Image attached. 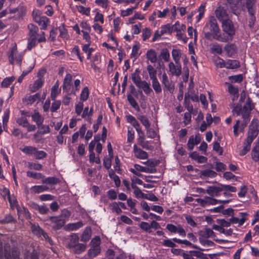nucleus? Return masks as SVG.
<instances>
[{"label":"nucleus","mask_w":259,"mask_h":259,"mask_svg":"<svg viewBox=\"0 0 259 259\" xmlns=\"http://www.w3.org/2000/svg\"><path fill=\"white\" fill-rule=\"evenodd\" d=\"M257 135L258 131L257 127L252 126V127H251V125H250L247 137L243 143V149L239 153L240 156H244L249 151L251 148V144Z\"/></svg>","instance_id":"f257e3e1"},{"label":"nucleus","mask_w":259,"mask_h":259,"mask_svg":"<svg viewBox=\"0 0 259 259\" xmlns=\"http://www.w3.org/2000/svg\"><path fill=\"white\" fill-rule=\"evenodd\" d=\"M205 37L209 39L212 35V37L217 33H220V29L214 17H210L208 23H207L204 28Z\"/></svg>","instance_id":"f03ea898"},{"label":"nucleus","mask_w":259,"mask_h":259,"mask_svg":"<svg viewBox=\"0 0 259 259\" xmlns=\"http://www.w3.org/2000/svg\"><path fill=\"white\" fill-rule=\"evenodd\" d=\"M254 108V105L252 103L251 99L248 97L244 105L241 112L242 117L243 119L242 126L243 127H246L250 120V115L251 110Z\"/></svg>","instance_id":"7ed1b4c3"},{"label":"nucleus","mask_w":259,"mask_h":259,"mask_svg":"<svg viewBox=\"0 0 259 259\" xmlns=\"http://www.w3.org/2000/svg\"><path fill=\"white\" fill-rule=\"evenodd\" d=\"M24 55V53L23 52H18L17 46L15 45L11 49L8 54L10 63L13 65L15 62L17 65L20 66Z\"/></svg>","instance_id":"20e7f679"},{"label":"nucleus","mask_w":259,"mask_h":259,"mask_svg":"<svg viewBox=\"0 0 259 259\" xmlns=\"http://www.w3.org/2000/svg\"><path fill=\"white\" fill-rule=\"evenodd\" d=\"M196 201L202 207H205L210 205H215L218 204V202L220 203H228L229 200H218L216 199L212 198V197L205 196L204 198H198L196 199Z\"/></svg>","instance_id":"39448f33"},{"label":"nucleus","mask_w":259,"mask_h":259,"mask_svg":"<svg viewBox=\"0 0 259 259\" xmlns=\"http://www.w3.org/2000/svg\"><path fill=\"white\" fill-rule=\"evenodd\" d=\"M222 23L223 31L233 37L235 34L236 30L232 21L230 19L226 20Z\"/></svg>","instance_id":"423d86ee"},{"label":"nucleus","mask_w":259,"mask_h":259,"mask_svg":"<svg viewBox=\"0 0 259 259\" xmlns=\"http://www.w3.org/2000/svg\"><path fill=\"white\" fill-rule=\"evenodd\" d=\"M54 224L52 227L54 230H58L65 224V220L61 219L59 216L50 217L48 219Z\"/></svg>","instance_id":"0eeeda50"},{"label":"nucleus","mask_w":259,"mask_h":259,"mask_svg":"<svg viewBox=\"0 0 259 259\" xmlns=\"http://www.w3.org/2000/svg\"><path fill=\"white\" fill-rule=\"evenodd\" d=\"M169 70L172 75L180 76L182 73V67L180 62L175 63L170 62L168 64Z\"/></svg>","instance_id":"6e6552de"},{"label":"nucleus","mask_w":259,"mask_h":259,"mask_svg":"<svg viewBox=\"0 0 259 259\" xmlns=\"http://www.w3.org/2000/svg\"><path fill=\"white\" fill-rule=\"evenodd\" d=\"M215 14L216 17L222 23L226 20H229L227 10L223 7H219L215 10Z\"/></svg>","instance_id":"1a4fd4ad"},{"label":"nucleus","mask_w":259,"mask_h":259,"mask_svg":"<svg viewBox=\"0 0 259 259\" xmlns=\"http://www.w3.org/2000/svg\"><path fill=\"white\" fill-rule=\"evenodd\" d=\"M224 50L227 55L233 57L238 51V48L235 44H228L224 47Z\"/></svg>","instance_id":"9d476101"},{"label":"nucleus","mask_w":259,"mask_h":259,"mask_svg":"<svg viewBox=\"0 0 259 259\" xmlns=\"http://www.w3.org/2000/svg\"><path fill=\"white\" fill-rule=\"evenodd\" d=\"M68 239L69 240L66 243V246L69 249H72L78 243L79 239L76 234L73 233L69 236Z\"/></svg>","instance_id":"9b49d317"},{"label":"nucleus","mask_w":259,"mask_h":259,"mask_svg":"<svg viewBox=\"0 0 259 259\" xmlns=\"http://www.w3.org/2000/svg\"><path fill=\"white\" fill-rule=\"evenodd\" d=\"M233 37L229 35L227 33L220 34L217 33L213 36V39H216L221 42H227L233 40Z\"/></svg>","instance_id":"f8f14e48"},{"label":"nucleus","mask_w":259,"mask_h":259,"mask_svg":"<svg viewBox=\"0 0 259 259\" xmlns=\"http://www.w3.org/2000/svg\"><path fill=\"white\" fill-rule=\"evenodd\" d=\"M72 82V75L70 73H67L63 81L62 89L64 91L68 92L70 89Z\"/></svg>","instance_id":"ddd939ff"},{"label":"nucleus","mask_w":259,"mask_h":259,"mask_svg":"<svg viewBox=\"0 0 259 259\" xmlns=\"http://www.w3.org/2000/svg\"><path fill=\"white\" fill-rule=\"evenodd\" d=\"M223 191V188L217 186H209L206 190V193L210 195V196L214 197L219 195L220 192Z\"/></svg>","instance_id":"4468645a"},{"label":"nucleus","mask_w":259,"mask_h":259,"mask_svg":"<svg viewBox=\"0 0 259 259\" xmlns=\"http://www.w3.org/2000/svg\"><path fill=\"white\" fill-rule=\"evenodd\" d=\"M240 214L241 216V219H239L236 217H232L229 220L230 221L231 224H239V226H242L246 221V216L247 215V213L245 212H240Z\"/></svg>","instance_id":"2eb2a0df"},{"label":"nucleus","mask_w":259,"mask_h":259,"mask_svg":"<svg viewBox=\"0 0 259 259\" xmlns=\"http://www.w3.org/2000/svg\"><path fill=\"white\" fill-rule=\"evenodd\" d=\"M44 83V80L40 77L36 80L33 84L29 85V90L34 93L40 88Z\"/></svg>","instance_id":"dca6fc26"},{"label":"nucleus","mask_w":259,"mask_h":259,"mask_svg":"<svg viewBox=\"0 0 259 259\" xmlns=\"http://www.w3.org/2000/svg\"><path fill=\"white\" fill-rule=\"evenodd\" d=\"M217 174L216 172L209 169L201 170L200 172V177L202 179H205L207 178H215L217 176Z\"/></svg>","instance_id":"f3484780"},{"label":"nucleus","mask_w":259,"mask_h":259,"mask_svg":"<svg viewBox=\"0 0 259 259\" xmlns=\"http://www.w3.org/2000/svg\"><path fill=\"white\" fill-rule=\"evenodd\" d=\"M83 224L81 221L76 223L68 224L64 228L66 231H74L76 230L83 226Z\"/></svg>","instance_id":"a211bd4d"},{"label":"nucleus","mask_w":259,"mask_h":259,"mask_svg":"<svg viewBox=\"0 0 259 259\" xmlns=\"http://www.w3.org/2000/svg\"><path fill=\"white\" fill-rule=\"evenodd\" d=\"M146 57L152 63H156L157 61V53L153 49H150L147 51Z\"/></svg>","instance_id":"6ab92c4d"},{"label":"nucleus","mask_w":259,"mask_h":259,"mask_svg":"<svg viewBox=\"0 0 259 259\" xmlns=\"http://www.w3.org/2000/svg\"><path fill=\"white\" fill-rule=\"evenodd\" d=\"M138 144L144 149L150 150L151 149L152 146L149 145V142L148 141H145V135L142 136H138L137 139Z\"/></svg>","instance_id":"aec40b11"},{"label":"nucleus","mask_w":259,"mask_h":259,"mask_svg":"<svg viewBox=\"0 0 259 259\" xmlns=\"http://www.w3.org/2000/svg\"><path fill=\"white\" fill-rule=\"evenodd\" d=\"M134 167L136 170L144 172L153 174L156 172V171L155 168L142 166L138 164H135L134 165Z\"/></svg>","instance_id":"412c9836"},{"label":"nucleus","mask_w":259,"mask_h":259,"mask_svg":"<svg viewBox=\"0 0 259 259\" xmlns=\"http://www.w3.org/2000/svg\"><path fill=\"white\" fill-rule=\"evenodd\" d=\"M28 29L29 30V37H37L38 35L37 32L38 31V28L36 26L32 24H29L28 25Z\"/></svg>","instance_id":"4be33fe9"},{"label":"nucleus","mask_w":259,"mask_h":259,"mask_svg":"<svg viewBox=\"0 0 259 259\" xmlns=\"http://www.w3.org/2000/svg\"><path fill=\"white\" fill-rule=\"evenodd\" d=\"M32 120L34 121L37 126L41 125L43 123L44 118L38 112H35L31 116Z\"/></svg>","instance_id":"5701e85b"},{"label":"nucleus","mask_w":259,"mask_h":259,"mask_svg":"<svg viewBox=\"0 0 259 259\" xmlns=\"http://www.w3.org/2000/svg\"><path fill=\"white\" fill-rule=\"evenodd\" d=\"M240 67V63L236 60H228L226 62V68L230 69H237Z\"/></svg>","instance_id":"b1692460"},{"label":"nucleus","mask_w":259,"mask_h":259,"mask_svg":"<svg viewBox=\"0 0 259 259\" xmlns=\"http://www.w3.org/2000/svg\"><path fill=\"white\" fill-rule=\"evenodd\" d=\"M138 88L142 89L147 95H149L153 92L152 89L150 87V84L145 80H143Z\"/></svg>","instance_id":"393cba45"},{"label":"nucleus","mask_w":259,"mask_h":259,"mask_svg":"<svg viewBox=\"0 0 259 259\" xmlns=\"http://www.w3.org/2000/svg\"><path fill=\"white\" fill-rule=\"evenodd\" d=\"M171 32L177 31H185L186 26L184 24H181L179 22L177 21L172 25H171Z\"/></svg>","instance_id":"a878e982"},{"label":"nucleus","mask_w":259,"mask_h":259,"mask_svg":"<svg viewBox=\"0 0 259 259\" xmlns=\"http://www.w3.org/2000/svg\"><path fill=\"white\" fill-rule=\"evenodd\" d=\"M251 156L254 161L256 162L259 161V141L256 143L255 146L253 148Z\"/></svg>","instance_id":"bb28decb"},{"label":"nucleus","mask_w":259,"mask_h":259,"mask_svg":"<svg viewBox=\"0 0 259 259\" xmlns=\"http://www.w3.org/2000/svg\"><path fill=\"white\" fill-rule=\"evenodd\" d=\"M40 98V95L39 93H36L35 94L29 96L27 97H26L25 99H24L23 100L26 102L27 104H32L34 102H35L37 100H39Z\"/></svg>","instance_id":"cd10ccee"},{"label":"nucleus","mask_w":259,"mask_h":259,"mask_svg":"<svg viewBox=\"0 0 259 259\" xmlns=\"http://www.w3.org/2000/svg\"><path fill=\"white\" fill-rule=\"evenodd\" d=\"M59 84L58 81L51 89V97L52 100L55 101L58 95L60 93V90H59Z\"/></svg>","instance_id":"c85d7f7f"},{"label":"nucleus","mask_w":259,"mask_h":259,"mask_svg":"<svg viewBox=\"0 0 259 259\" xmlns=\"http://www.w3.org/2000/svg\"><path fill=\"white\" fill-rule=\"evenodd\" d=\"M101 247H94L91 246V248L88 250V255L93 258L100 253Z\"/></svg>","instance_id":"c756f323"},{"label":"nucleus","mask_w":259,"mask_h":259,"mask_svg":"<svg viewBox=\"0 0 259 259\" xmlns=\"http://www.w3.org/2000/svg\"><path fill=\"white\" fill-rule=\"evenodd\" d=\"M86 248V245L78 243L73 248L72 251L75 254H79L84 251Z\"/></svg>","instance_id":"7c9ffc66"},{"label":"nucleus","mask_w":259,"mask_h":259,"mask_svg":"<svg viewBox=\"0 0 259 259\" xmlns=\"http://www.w3.org/2000/svg\"><path fill=\"white\" fill-rule=\"evenodd\" d=\"M21 150L26 154L34 155V153L36 152V148L33 146H27L21 149Z\"/></svg>","instance_id":"2f4dec72"},{"label":"nucleus","mask_w":259,"mask_h":259,"mask_svg":"<svg viewBox=\"0 0 259 259\" xmlns=\"http://www.w3.org/2000/svg\"><path fill=\"white\" fill-rule=\"evenodd\" d=\"M184 104L185 107L188 110L189 112H193V106L190 103L188 94H185Z\"/></svg>","instance_id":"473e14b6"},{"label":"nucleus","mask_w":259,"mask_h":259,"mask_svg":"<svg viewBox=\"0 0 259 259\" xmlns=\"http://www.w3.org/2000/svg\"><path fill=\"white\" fill-rule=\"evenodd\" d=\"M255 0H246V5L249 13L255 12Z\"/></svg>","instance_id":"72a5a7b5"},{"label":"nucleus","mask_w":259,"mask_h":259,"mask_svg":"<svg viewBox=\"0 0 259 259\" xmlns=\"http://www.w3.org/2000/svg\"><path fill=\"white\" fill-rule=\"evenodd\" d=\"M59 182H60V181H59V179H58L56 177H48L46 178H44L42 180V183L43 184H47L55 185V184H57L59 183Z\"/></svg>","instance_id":"f704fd0d"},{"label":"nucleus","mask_w":259,"mask_h":259,"mask_svg":"<svg viewBox=\"0 0 259 259\" xmlns=\"http://www.w3.org/2000/svg\"><path fill=\"white\" fill-rule=\"evenodd\" d=\"M127 100L130 104V105L137 111H139L140 109L137 103V101L134 98V97L132 96L131 94H128L127 96Z\"/></svg>","instance_id":"c9c22d12"},{"label":"nucleus","mask_w":259,"mask_h":259,"mask_svg":"<svg viewBox=\"0 0 259 259\" xmlns=\"http://www.w3.org/2000/svg\"><path fill=\"white\" fill-rule=\"evenodd\" d=\"M91 237V230L90 228L85 229L81 236V241L87 242Z\"/></svg>","instance_id":"e433bc0d"},{"label":"nucleus","mask_w":259,"mask_h":259,"mask_svg":"<svg viewBox=\"0 0 259 259\" xmlns=\"http://www.w3.org/2000/svg\"><path fill=\"white\" fill-rule=\"evenodd\" d=\"M26 175L28 177L32 178L36 180H42L45 178V176L41 173L33 171H28Z\"/></svg>","instance_id":"4c0bfd02"},{"label":"nucleus","mask_w":259,"mask_h":259,"mask_svg":"<svg viewBox=\"0 0 259 259\" xmlns=\"http://www.w3.org/2000/svg\"><path fill=\"white\" fill-rule=\"evenodd\" d=\"M202 236L205 238L211 237L213 238L215 241L219 242V240L218 239H215L214 237L215 236V233L210 228H205L204 231L203 232V234Z\"/></svg>","instance_id":"58836bf2"},{"label":"nucleus","mask_w":259,"mask_h":259,"mask_svg":"<svg viewBox=\"0 0 259 259\" xmlns=\"http://www.w3.org/2000/svg\"><path fill=\"white\" fill-rule=\"evenodd\" d=\"M211 52L214 54H222L223 52L222 46L218 44H213L211 48Z\"/></svg>","instance_id":"ea45409f"},{"label":"nucleus","mask_w":259,"mask_h":259,"mask_svg":"<svg viewBox=\"0 0 259 259\" xmlns=\"http://www.w3.org/2000/svg\"><path fill=\"white\" fill-rule=\"evenodd\" d=\"M147 71L148 72L150 78L153 80V79H155L157 78L156 77V70L153 68V67L149 65L147 67Z\"/></svg>","instance_id":"a19ab883"},{"label":"nucleus","mask_w":259,"mask_h":259,"mask_svg":"<svg viewBox=\"0 0 259 259\" xmlns=\"http://www.w3.org/2000/svg\"><path fill=\"white\" fill-rule=\"evenodd\" d=\"M181 55V53L179 50L173 49L172 50L171 55L175 63L180 62Z\"/></svg>","instance_id":"79ce46f5"},{"label":"nucleus","mask_w":259,"mask_h":259,"mask_svg":"<svg viewBox=\"0 0 259 259\" xmlns=\"http://www.w3.org/2000/svg\"><path fill=\"white\" fill-rule=\"evenodd\" d=\"M38 24L40 26V29H46L49 24V19L46 16H42Z\"/></svg>","instance_id":"37998d69"},{"label":"nucleus","mask_w":259,"mask_h":259,"mask_svg":"<svg viewBox=\"0 0 259 259\" xmlns=\"http://www.w3.org/2000/svg\"><path fill=\"white\" fill-rule=\"evenodd\" d=\"M160 57L164 62H168L170 59V55L167 49H162L160 54Z\"/></svg>","instance_id":"c03bdc74"},{"label":"nucleus","mask_w":259,"mask_h":259,"mask_svg":"<svg viewBox=\"0 0 259 259\" xmlns=\"http://www.w3.org/2000/svg\"><path fill=\"white\" fill-rule=\"evenodd\" d=\"M32 233L36 235L41 237V234L44 233V230L40 228L38 226L32 224L31 227Z\"/></svg>","instance_id":"a18cd8bd"},{"label":"nucleus","mask_w":259,"mask_h":259,"mask_svg":"<svg viewBox=\"0 0 259 259\" xmlns=\"http://www.w3.org/2000/svg\"><path fill=\"white\" fill-rule=\"evenodd\" d=\"M138 118L146 128H150V123L145 115H139Z\"/></svg>","instance_id":"49530a36"},{"label":"nucleus","mask_w":259,"mask_h":259,"mask_svg":"<svg viewBox=\"0 0 259 259\" xmlns=\"http://www.w3.org/2000/svg\"><path fill=\"white\" fill-rule=\"evenodd\" d=\"M90 94V92L87 87H84L81 93L80 99L82 101H85L88 100Z\"/></svg>","instance_id":"de8ad7c7"},{"label":"nucleus","mask_w":259,"mask_h":259,"mask_svg":"<svg viewBox=\"0 0 259 259\" xmlns=\"http://www.w3.org/2000/svg\"><path fill=\"white\" fill-rule=\"evenodd\" d=\"M132 79L134 83L136 84V85L138 87L139 86L141 82L143 81L141 80V78L139 74H138L137 73H133L132 74Z\"/></svg>","instance_id":"09e8293b"},{"label":"nucleus","mask_w":259,"mask_h":259,"mask_svg":"<svg viewBox=\"0 0 259 259\" xmlns=\"http://www.w3.org/2000/svg\"><path fill=\"white\" fill-rule=\"evenodd\" d=\"M152 87L154 90L155 91V93L157 94L161 93L162 91V89L157 78L153 79V80H152Z\"/></svg>","instance_id":"8fccbe9b"},{"label":"nucleus","mask_w":259,"mask_h":259,"mask_svg":"<svg viewBox=\"0 0 259 259\" xmlns=\"http://www.w3.org/2000/svg\"><path fill=\"white\" fill-rule=\"evenodd\" d=\"M185 94H189V99H191L193 102H197L199 101V97L193 89H190L188 92Z\"/></svg>","instance_id":"3c124183"},{"label":"nucleus","mask_w":259,"mask_h":259,"mask_svg":"<svg viewBox=\"0 0 259 259\" xmlns=\"http://www.w3.org/2000/svg\"><path fill=\"white\" fill-rule=\"evenodd\" d=\"M15 79V77L14 76L6 77L2 82L1 85L4 88H7L14 81Z\"/></svg>","instance_id":"603ef678"},{"label":"nucleus","mask_w":259,"mask_h":259,"mask_svg":"<svg viewBox=\"0 0 259 259\" xmlns=\"http://www.w3.org/2000/svg\"><path fill=\"white\" fill-rule=\"evenodd\" d=\"M135 156L140 159H146L148 157V154L146 151L142 150V149L139 150L138 152L135 154Z\"/></svg>","instance_id":"864d4df0"},{"label":"nucleus","mask_w":259,"mask_h":259,"mask_svg":"<svg viewBox=\"0 0 259 259\" xmlns=\"http://www.w3.org/2000/svg\"><path fill=\"white\" fill-rule=\"evenodd\" d=\"M37 44V37H28L27 49L31 50L33 48L35 47Z\"/></svg>","instance_id":"5fc2aeb1"},{"label":"nucleus","mask_w":259,"mask_h":259,"mask_svg":"<svg viewBox=\"0 0 259 259\" xmlns=\"http://www.w3.org/2000/svg\"><path fill=\"white\" fill-rule=\"evenodd\" d=\"M171 24H167L166 25H162L161 27V34H164L165 33L171 34Z\"/></svg>","instance_id":"6e6d98bb"},{"label":"nucleus","mask_w":259,"mask_h":259,"mask_svg":"<svg viewBox=\"0 0 259 259\" xmlns=\"http://www.w3.org/2000/svg\"><path fill=\"white\" fill-rule=\"evenodd\" d=\"M169 10L168 8L164 9L162 12L158 11L157 12H154L152 14V17L157 15L158 18H164L165 17L168 13H169Z\"/></svg>","instance_id":"4d7b16f0"},{"label":"nucleus","mask_w":259,"mask_h":259,"mask_svg":"<svg viewBox=\"0 0 259 259\" xmlns=\"http://www.w3.org/2000/svg\"><path fill=\"white\" fill-rule=\"evenodd\" d=\"M229 79L232 82L240 83L243 80V76L242 74L230 76L229 77Z\"/></svg>","instance_id":"13d9d810"},{"label":"nucleus","mask_w":259,"mask_h":259,"mask_svg":"<svg viewBox=\"0 0 259 259\" xmlns=\"http://www.w3.org/2000/svg\"><path fill=\"white\" fill-rule=\"evenodd\" d=\"M140 228L143 230L147 232L148 233L151 232L150 224L147 222H142L139 225Z\"/></svg>","instance_id":"bf43d9fd"},{"label":"nucleus","mask_w":259,"mask_h":259,"mask_svg":"<svg viewBox=\"0 0 259 259\" xmlns=\"http://www.w3.org/2000/svg\"><path fill=\"white\" fill-rule=\"evenodd\" d=\"M71 211L66 209H63L61 212L60 215H59L61 218H62V219H65V222L68 220V219L71 216Z\"/></svg>","instance_id":"052dcab7"},{"label":"nucleus","mask_w":259,"mask_h":259,"mask_svg":"<svg viewBox=\"0 0 259 259\" xmlns=\"http://www.w3.org/2000/svg\"><path fill=\"white\" fill-rule=\"evenodd\" d=\"M90 244L91 246L94 247H100L101 244V239L100 237L98 236H95L94 238H93L90 242Z\"/></svg>","instance_id":"680f3d73"},{"label":"nucleus","mask_w":259,"mask_h":259,"mask_svg":"<svg viewBox=\"0 0 259 259\" xmlns=\"http://www.w3.org/2000/svg\"><path fill=\"white\" fill-rule=\"evenodd\" d=\"M15 221V219L13 218V217L10 214H7L4 219L0 220V223L1 224H6V223H12Z\"/></svg>","instance_id":"e2e57ef3"},{"label":"nucleus","mask_w":259,"mask_h":259,"mask_svg":"<svg viewBox=\"0 0 259 259\" xmlns=\"http://www.w3.org/2000/svg\"><path fill=\"white\" fill-rule=\"evenodd\" d=\"M215 64L218 67L226 68V62L220 57H218L215 61Z\"/></svg>","instance_id":"0e129e2a"},{"label":"nucleus","mask_w":259,"mask_h":259,"mask_svg":"<svg viewBox=\"0 0 259 259\" xmlns=\"http://www.w3.org/2000/svg\"><path fill=\"white\" fill-rule=\"evenodd\" d=\"M61 101L60 100H55L52 103V106L51 107V111L55 112L59 109L61 105Z\"/></svg>","instance_id":"69168bd1"},{"label":"nucleus","mask_w":259,"mask_h":259,"mask_svg":"<svg viewBox=\"0 0 259 259\" xmlns=\"http://www.w3.org/2000/svg\"><path fill=\"white\" fill-rule=\"evenodd\" d=\"M47 154L44 151H38L36 148V152L34 153V157L36 159H41L45 158Z\"/></svg>","instance_id":"338daca9"},{"label":"nucleus","mask_w":259,"mask_h":259,"mask_svg":"<svg viewBox=\"0 0 259 259\" xmlns=\"http://www.w3.org/2000/svg\"><path fill=\"white\" fill-rule=\"evenodd\" d=\"M16 122L19 125L25 127L28 123V121L25 117H21L18 118Z\"/></svg>","instance_id":"774afa93"}]
</instances>
